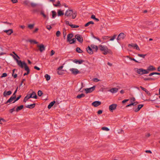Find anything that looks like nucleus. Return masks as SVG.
Wrapping results in <instances>:
<instances>
[{
	"mask_svg": "<svg viewBox=\"0 0 160 160\" xmlns=\"http://www.w3.org/2000/svg\"><path fill=\"white\" fill-rule=\"evenodd\" d=\"M77 15V12L76 11H75L74 12L73 10L68 9L67 10L65 14V16L68 18H70L72 17V19H75Z\"/></svg>",
	"mask_w": 160,
	"mask_h": 160,
	"instance_id": "obj_1",
	"label": "nucleus"
},
{
	"mask_svg": "<svg viewBox=\"0 0 160 160\" xmlns=\"http://www.w3.org/2000/svg\"><path fill=\"white\" fill-rule=\"evenodd\" d=\"M31 98L35 99H37L38 97L35 92L32 91L31 93L28 94L24 98L23 102H26L29 99Z\"/></svg>",
	"mask_w": 160,
	"mask_h": 160,
	"instance_id": "obj_2",
	"label": "nucleus"
},
{
	"mask_svg": "<svg viewBox=\"0 0 160 160\" xmlns=\"http://www.w3.org/2000/svg\"><path fill=\"white\" fill-rule=\"evenodd\" d=\"M100 50L101 51H103V54L104 55H106L108 53H110L111 51L108 49L106 46H102L101 45H99L98 46Z\"/></svg>",
	"mask_w": 160,
	"mask_h": 160,
	"instance_id": "obj_3",
	"label": "nucleus"
},
{
	"mask_svg": "<svg viewBox=\"0 0 160 160\" xmlns=\"http://www.w3.org/2000/svg\"><path fill=\"white\" fill-rule=\"evenodd\" d=\"M134 70L136 72L140 75L149 73V72L147 71V69H145L142 68L138 69L137 68H135L134 69Z\"/></svg>",
	"mask_w": 160,
	"mask_h": 160,
	"instance_id": "obj_4",
	"label": "nucleus"
},
{
	"mask_svg": "<svg viewBox=\"0 0 160 160\" xmlns=\"http://www.w3.org/2000/svg\"><path fill=\"white\" fill-rule=\"evenodd\" d=\"M18 65L21 68H24V69L29 67L27 65V64L24 61H22L21 60H19L17 62Z\"/></svg>",
	"mask_w": 160,
	"mask_h": 160,
	"instance_id": "obj_5",
	"label": "nucleus"
},
{
	"mask_svg": "<svg viewBox=\"0 0 160 160\" xmlns=\"http://www.w3.org/2000/svg\"><path fill=\"white\" fill-rule=\"evenodd\" d=\"M95 87L96 86H94L91 88H84L83 89H84L86 93L87 94L91 93L93 91L95 90Z\"/></svg>",
	"mask_w": 160,
	"mask_h": 160,
	"instance_id": "obj_6",
	"label": "nucleus"
},
{
	"mask_svg": "<svg viewBox=\"0 0 160 160\" xmlns=\"http://www.w3.org/2000/svg\"><path fill=\"white\" fill-rule=\"evenodd\" d=\"M75 38L77 41L80 43H82L83 41V38L82 36L79 34H77L75 36Z\"/></svg>",
	"mask_w": 160,
	"mask_h": 160,
	"instance_id": "obj_7",
	"label": "nucleus"
},
{
	"mask_svg": "<svg viewBox=\"0 0 160 160\" xmlns=\"http://www.w3.org/2000/svg\"><path fill=\"white\" fill-rule=\"evenodd\" d=\"M117 106V104H112L110 105L109 107V111L111 112H113V110L116 108Z\"/></svg>",
	"mask_w": 160,
	"mask_h": 160,
	"instance_id": "obj_8",
	"label": "nucleus"
},
{
	"mask_svg": "<svg viewBox=\"0 0 160 160\" xmlns=\"http://www.w3.org/2000/svg\"><path fill=\"white\" fill-rule=\"evenodd\" d=\"M37 46L38 48V50L41 52H42L45 49V47L42 44L38 45Z\"/></svg>",
	"mask_w": 160,
	"mask_h": 160,
	"instance_id": "obj_9",
	"label": "nucleus"
},
{
	"mask_svg": "<svg viewBox=\"0 0 160 160\" xmlns=\"http://www.w3.org/2000/svg\"><path fill=\"white\" fill-rule=\"evenodd\" d=\"M70 70L71 71L72 73L74 75H76L81 73V72L79 71L76 68H71L70 69Z\"/></svg>",
	"mask_w": 160,
	"mask_h": 160,
	"instance_id": "obj_10",
	"label": "nucleus"
},
{
	"mask_svg": "<svg viewBox=\"0 0 160 160\" xmlns=\"http://www.w3.org/2000/svg\"><path fill=\"white\" fill-rule=\"evenodd\" d=\"M128 46L129 48L133 47L134 49H135L138 50H140L139 48L136 43H132L131 44H129Z\"/></svg>",
	"mask_w": 160,
	"mask_h": 160,
	"instance_id": "obj_11",
	"label": "nucleus"
},
{
	"mask_svg": "<svg viewBox=\"0 0 160 160\" xmlns=\"http://www.w3.org/2000/svg\"><path fill=\"white\" fill-rule=\"evenodd\" d=\"M144 106L143 104H140L138 105L137 108H133V110L135 112H137L139 111L141 108H142Z\"/></svg>",
	"mask_w": 160,
	"mask_h": 160,
	"instance_id": "obj_12",
	"label": "nucleus"
},
{
	"mask_svg": "<svg viewBox=\"0 0 160 160\" xmlns=\"http://www.w3.org/2000/svg\"><path fill=\"white\" fill-rule=\"evenodd\" d=\"M125 37L126 35L123 33L121 32L118 35L117 39L118 41H119L122 38H124Z\"/></svg>",
	"mask_w": 160,
	"mask_h": 160,
	"instance_id": "obj_13",
	"label": "nucleus"
},
{
	"mask_svg": "<svg viewBox=\"0 0 160 160\" xmlns=\"http://www.w3.org/2000/svg\"><path fill=\"white\" fill-rule=\"evenodd\" d=\"M101 104V102L98 101H94L92 103V105L95 107L98 106Z\"/></svg>",
	"mask_w": 160,
	"mask_h": 160,
	"instance_id": "obj_14",
	"label": "nucleus"
},
{
	"mask_svg": "<svg viewBox=\"0 0 160 160\" xmlns=\"http://www.w3.org/2000/svg\"><path fill=\"white\" fill-rule=\"evenodd\" d=\"M73 36V33H71L68 34L67 38V41L68 42H71V39Z\"/></svg>",
	"mask_w": 160,
	"mask_h": 160,
	"instance_id": "obj_15",
	"label": "nucleus"
},
{
	"mask_svg": "<svg viewBox=\"0 0 160 160\" xmlns=\"http://www.w3.org/2000/svg\"><path fill=\"white\" fill-rule=\"evenodd\" d=\"M91 48L89 46H88L86 48L87 52L90 54H92L93 53V51Z\"/></svg>",
	"mask_w": 160,
	"mask_h": 160,
	"instance_id": "obj_16",
	"label": "nucleus"
},
{
	"mask_svg": "<svg viewBox=\"0 0 160 160\" xmlns=\"http://www.w3.org/2000/svg\"><path fill=\"white\" fill-rule=\"evenodd\" d=\"M147 71H154L156 70V68L152 65H150L147 69Z\"/></svg>",
	"mask_w": 160,
	"mask_h": 160,
	"instance_id": "obj_17",
	"label": "nucleus"
},
{
	"mask_svg": "<svg viewBox=\"0 0 160 160\" xmlns=\"http://www.w3.org/2000/svg\"><path fill=\"white\" fill-rule=\"evenodd\" d=\"M12 93V92L11 91L9 90L8 91H7L5 90L3 92V95L4 97H6L7 96L10 95Z\"/></svg>",
	"mask_w": 160,
	"mask_h": 160,
	"instance_id": "obj_18",
	"label": "nucleus"
},
{
	"mask_svg": "<svg viewBox=\"0 0 160 160\" xmlns=\"http://www.w3.org/2000/svg\"><path fill=\"white\" fill-rule=\"evenodd\" d=\"M4 32L6 33L7 35H10L13 32V30L12 29H9L4 30Z\"/></svg>",
	"mask_w": 160,
	"mask_h": 160,
	"instance_id": "obj_19",
	"label": "nucleus"
},
{
	"mask_svg": "<svg viewBox=\"0 0 160 160\" xmlns=\"http://www.w3.org/2000/svg\"><path fill=\"white\" fill-rule=\"evenodd\" d=\"M13 53H14L15 56L13 55L12 54H11V55L12 56L13 58L14 59V60L16 61V62H17L19 60H18V59H19L20 58L14 52H13Z\"/></svg>",
	"mask_w": 160,
	"mask_h": 160,
	"instance_id": "obj_20",
	"label": "nucleus"
},
{
	"mask_svg": "<svg viewBox=\"0 0 160 160\" xmlns=\"http://www.w3.org/2000/svg\"><path fill=\"white\" fill-rule=\"evenodd\" d=\"M73 62L76 63H78L79 64H80L84 62V61L82 59H75L73 61Z\"/></svg>",
	"mask_w": 160,
	"mask_h": 160,
	"instance_id": "obj_21",
	"label": "nucleus"
},
{
	"mask_svg": "<svg viewBox=\"0 0 160 160\" xmlns=\"http://www.w3.org/2000/svg\"><path fill=\"white\" fill-rule=\"evenodd\" d=\"M63 10H61L60 9L58 10V16H62L64 15V13L63 12Z\"/></svg>",
	"mask_w": 160,
	"mask_h": 160,
	"instance_id": "obj_22",
	"label": "nucleus"
},
{
	"mask_svg": "<svg viewBox=\"0 0 160 160\" xmlns=\"http://www.w3.org/2000/svg\"><path fill=\"white\" fill-rule=\"evenodd\" d=\"M24 108V105H21L19 106H18L16 108V109L15 110V111L17 112H18L20 110H22Z\"/></svg>",
	"mask_w": 160,
	"mask_h": 160,
	"instance_id": "obj_23",
	"label": "nucleus"
},
{
	"mask_svg": "<svg viewBox=\"0 0 160 160\" xmlns=\"http://www.w3.org/2000/svg\"><path fill=\"white\" fill-rule=\"evenodd\" d=\"M56 101H53L51 102L48 105V109H50L53 106V105L55 103Z\"/></svg>",
	"mask_w": 160,
	"mask_h": 160,
	"instance_id": "obj_24",
	"label": "nucleus"
},
{
	"mask_svg": "<svg viewBox=\"0 0 160 160\" xmlns=\"http://www.w3.org/2000/svg\"><path fill=\"white\" fill-rule=\"evenodd\" d=\"M141 78H143L144 79V80L145 81L149 80L154 81L156 79L155 78H144L143 77H142Z\"/></svg>",
	"mask_w": 160,
	"mask_h": 160,
	"instance_id": "obj_25",
	"label": "nucleus"
},
{
	"mask_svg": "<svg viewBox=\"0 0 160 160\" xmlns=\"http://www.w3.org/2000/svg\"><path fill=\"white\" fill-rule=\"evenodd\" d=\"M118 88H112L109 90V91L112 93H115L118 91Z\"/></svg>",
	"mask_w": 160,
	"mask_h": 160,
	"instance_id": "obj_26",
	"label": "nucleus"
},
{
	"mask_svg": "<svg viewBox=\"0 0 160 160\" xmlns=\"http://www.w3.org/2000/svg\"><path fill=\"white\" fill-rule=\"evenodd\" d=\"M15 98L12 96H11L10 98L5 103V104H7L8 103H10L12 102Z\"/></svg>",
	"mask_w": 160,
	"mask_h": 160,
	"instance_id": "obj_27",
	"label": "nucleus"
},
{
	"mask_svg": "<svg viewBox=\"0 0 160 160\" xmlns=\"http://www.w3.org/2000/svg\"><path fill=\"white\" fill-rule=\"evenodd\" d=\"M35 105L36 103H34L32 104H31L30 105H28L27 106H26L25 107L26 108H29L30 109H32L35 107Z\"/></svg>",
	"mask_w": 160,
	"mask_h": 160,
	"instance_id": "obj_28",
	"label": "nucleus"
},
{
	"mask_svg": "<svg viewBox=\"0 0 160 160\" xmlns=\"http://www.w3.org/2000/svg\"><path fill=\"white\" fill-rule=\"evenodd\" d=\"M24 70L27 72L24 73L23 74L24 76L28 75L30 73V70L29 67L24 69Z\"/></svg>",
	"mask_w": 160,
	"mask_h": 160,
	"instance_id": "obj_29",
	"label": "nucleus"
},
{
	"mask_svg": "<svg viewBox=\"0 0 160 160\" xmlns=\"http://www.w3.org/2000/svg\"><path fill=\"white\" fill-rule=\"evenodd\" d=\"M93 49H95V51L96 52H97L98 50V47L97 46L95 45L94 44H91L90 46Z\"/></svg>",
	"mask_w": 160,
	"mask_h": 160,
	"instance_id": "obj_30",
	"label": "nucleus"
},
{
	"mask_svg": "<svg viewBox=\"0 0 160 160\" xmlns=\"http://www.w3.org/2000/svg\"><path fill=\"white\" fill-rule=\"evenodd\" d=\"M91 24H94V22L92 21H89V22H87L84 25V26L85 27H87Z\"/></svg>",
	"mask_w": 160,
	"mask_h": 160,
	"instance_id": "obj_31",
	"label": "nucleus"
},
{
	"mask_svg": "<svg viewBox=\"0 0 160 160\" xmlns=\"http://www.w3.org/2000/svg\"><path fill=\"white\" fill-rule=\"evenodd\" d=\"M85 96V95L84 94L82 93L81 94L78 95L77 96L76 98L78 99H80L84 97Z\"/></svg>",
	"mask_w": 160,
	"mask_h": 160,
	"instance_id": "obj_32",
	"label": "nucleus"
},
{
	"mask_svg": "<svg viewBox=\"0 0 160 160\" xmlns=\"http://www.w3.org/2000/svg\"><path fill=\"white\" fill-rule=\"evenodd\" d=\"M76 38H72L71 40V42H69V43L70 44H75L76 42Z\"/></svg>",
	"mask_w": 160,
	"mask_h": 160,
	"instance_id": "obj_33",
	"label": "nucleus"
},
{
	"mask_svg": "<svg viewBox=\"0 0 160 160\" xmlns=\"http://www.w3.org/2000/svg\"><path fill=\"white\" fill-rule=\"evenodd\" d=\"M76 51L79 53H81L83 52V51L82 50L81 48L79 47H77L76 48Z\"/></svg>",
	"mask_w": 160,
	"mask_h": 160,
	"instance_id": "obj_34",
	"label": "nucleus"
},
{
	"mask_svg": "<svg viewBox=\"0 0 160 160\" xmlns=\"http://www.w3.org/2000/svg\"><path fill=\"white\" fill-rule=\"evenodd\" d=\"M53 5L56 7H58L61 6V3L58 0L57 2V4L53 3Z\"/></svg>",
	"mask_w": 160,
	"mask_h": 160,
	"instance_id": "obj_35",
	"label": "nucleus"
},
{
	"mask_svg": "<svg viewBox=\"0 0 160 160\" xmlns=\"http://www.w3.org/2000/svg\"><path fill=\"white\" fill-rule=\"evenodd\" d=\"M128 57L129 58V59L131 61H134L135 62H137V63H140V62H139L138 61L136 60V59H135L133 58H132L131 57H129V56H128Z\"/></svg>",
	"mask_w": 160,
	"mask_h": 160,
	"instance_id": "obj_36",
	"label": "nucleus"
},
{
	"mask_svg": "<svg viewBox=\"0 0 160 160\" xmlns=\"http://www.w3.org/2000/svg\"><path fill=\"white\" fill-rule=\"evenodd\" d=\"M44 77H45V78L46 79V80L47 81H49L50 79V78H51L50 76L48 74H46V75H45Z\"/></svg>",
	"mask_w": 160,
	"mask_h": 160,
	"instance_id": "obj_37",
	"label": "nucleus"
},
{
	"mask_svg": "<svg viewBox=\"0 0 160 160\" xmlns=\"http://www.w3.org/2000/svg\"><path fill=\"white\" fill-rule=\"evenodd\" d=\"M28 41L31 43H33L34 44H37L38 43V42L34 40L30 39L28 40Z\"/></svg>",
	"mask_w": 160,
	"mask_h": 160,
	"instance_id": "obj_38",
	"label": "nucleus"
},
{
	"mask_svg": "<svg viewBox=\"0 0 160 160\" xmlns=\"http://www.w3.org/2000/svg\"><path fill=\"white\" fill-rule=\"evenodd\" d=\"M52 18H54L57 15L56 12L54 11H52Z\"/></svg>",
	"mask_w": 160,
	"mask_h": 160,
	"instance_id": "obj_39",
	"label": "nucleus"
},
{
	"mask_svg": "<svg viewBox=\"0 0 160 160\" xmlns=\"http://www.w3.org/2000/svg\"><path fill=\"white\" fill-rule=\"evenodd\" d=\"M22 96L21 95H19L18 96L17 98H16H16L14 99V100L12 102L14 103L15 102H16L18 101L19 99Z\"/></svg>",
	"mask_w": 160,
	"mask_h": 160,
	"instance_id": "obj_40",
	"label": "nucleus"
},
{
	"mask_svg": "<svg viewBox=\"0 0 160 160\" xmlns=\"http://www.w3.org/2000/svg\"><path fill=\"white\" fill-rule=\"evenodd\" d=\"M34 26V24H29L28 25V28L30 29H32L33 28Z\"/></svg>",
	"mask_w": 160,
	"mask_h": 160,
	"instance_id": "obj_41",
	"label": "nucleus"
},
{
	"mask_svg": "<svg viewBox=\"0 0 160 160\" xmlns=\"http://www.w3.org/2000/svg\"><path fill=\"white\" fill-rule=\"evenodd\" d=\"M18 88V86H17V87L16 88V90L14 92L13 95L12 96V97H13V98H16V92H17V91Z\"/></svg>",
	"mask_w": 160,
	"mask_h": 160,
	"instance_id": "obj_42",
	"label": "nucleus"
},
{
	"mask_svg": "<svg viewBox=\"0 0 160 160\" xmlns=\"http://www.w3.org/2000/svg\"><path fill=\"white\" fill-rule=\"evenodd\" d=\"M43 94L42 92L40 90H38V95L39 97L41 96Z\"/></svg>",
	"mask_w": 160,
	"mask_h": 160,
	"instance_id": "obj_43",
	"label": "nucleus"
},
{
	"mask_svg": "<svg viewBox=\"0 0 160 160\" xmlns=\"http://www.w3.org/2000/svg\"><path fill=\"white\" fill-rule=\"evenodd\" d=\"M40 14L42 15L44 18L47 17V15L44 14V12L42 10L41 11Z\"/></svg>",
	"mask_w": 160,
	"mask_h": 160,
	"instance_id": "obj_44",
	"label": "nucleus"
},
{
	"mask_svg": "<svg viewBox=\"0 0 160 160\" xmlns=\"http://www.w3.org/2000/svg\"><path fill=\"white\" fill-rule=\"evenodd\" d=\"M144 23L147 25H150L152 24V22L151 21H145Z\"/></svg>",
	"mask_w": 160,
	"mask_h": 160,
	"instance_id": "obj_45",
	"label": "nucleus"
},
{
	"mask_svg": "<svg viewBox=\"0 0 160 160\" xmlns=\"http://www.w3.org/2000/svg\"><path fill=\"white\" fill-rule=\"evenodd\" d=\"M147 55L146 54H138V56L139 57H142L143 58H144L145 57V56Z\"/></svg>",
	"mask_w": 160,
	"mask_h": 160,
	"instance_id": "obj_46",
	"label": "nucleus"
},
{
	"mask_svg": "<svg viewBox=\"0 0 160 160\" xmlns=\"http://www.w3.org/2000/svg\"><path fill=\"white\" fill-rule=\"evenodd\" d=\"M70 27L72 28H77L79 27V26L78 25L72 24L70 25Z\"/></svg>",
	"mask_w": 160,
	"mask_h": 160,
	"instance_id": "obj_47",
	"label": "nucleus"
},
{
	"mask_svg": "<svg viewBox=\"0 0 160 160\" xmlns=\"http://www.w3.org/2000/svg\"><path fill=\"white\" fill-rule=\"evenodd\" d=\"M101 129L102 130H105L106 131H109V129L108 128V127H103Z\"/></svg>",
	"mask_w": 160,
	"mask_h": 160,
	"instance_id": "obj_48",
	"label": "nucleus"
},
{
	"mask_svg": "<svg viewBox=\"0 0 160 160\" xmlns=\"http://www.w3.org/2000/svg\"><path fill=\"white\" fill-rule=\"evenodd\" d=\"M29 3H30L29 2V1H27V0L23 2V4H25L26 5H27L28 6H29Z\"/></svg>",
	"mask_w": 160,
	"mask_h": 160,
	"instance_id": "obj_49",
	"label": "nucleus"
},
{
	"mask_svg": "<svg viewBox=\"0 0 160 160\" xmlns=\"http://www.w3.org/2000/svg\"><path fill=\"white\" fill-rule=\"evenodd\" d=\"M7 75H7V73L6 72H5V73H3L2 74V75H1V76L0 77V78H3L4 77H7Z\"/></svg>",
	"mask_w": 160,
	"mask_h": 160,
	"instance_id": "obj_50",
	"label": "nucleus"
},
{
	"mask_svg": "<svg viewBox=\"0 0 160 160\" xmlns=\"http://www.w3.org/2000/svg\"><path fill=\"white\" fill-rule=\"evenodd\" d=\"M117 36V35L114 34L112 37H111V38L110 39V41H113L115 39L116 37Z\"/></svg>",
	"mask_w": 160,
	"mask_h": 160,
	"instance_id": "obj_51",
	"label": "nucleus"
},
{
	"mask_svg": "<svg viewBox=\"0 0 160 160\" xmlns=\"http://www.w3.org/2000/svg\"><path fill=\"white\" fill-rule=\"evenodd\" d=\"M32 7V8H34L36 7L37 5V4L36 3H35L33 2H31L30 3Z\"/></svg>",
	"mask_w": 160,
	"mask_h": 160,
	"instance_id": "obj_52",
	"label": "nucleus"
},
{
	"mask_svg": "<svg viewBox=\"0 0 160 160\" xmlns=\"http://www.w3.org/2000/svg\"><path fill=\"white\" fill-rule=\"evenodd\" d=\"M57 73L58 74L60 75H62L63 74V71L62 70H60L57 71Z\"/></svg>",
	"mask_w": 160,
	"mask_h": 160,
	"instance_id": "obj_53",
	"label": "nucleus"
},
{
	"mask_svg": "<svg viewBox=\"0 0 160 160\" xmlns=\"http://www.w3.org/2000/svg\"><path fill=\"white\" fill-rule=\"evenodd\" d=\"M56 35L57 37H58L60 36L61 35V32L60 31H57L56 32Z\"/></svg>",
	"mask_w": 160,
	"mask_h": 160,
	"instance_id": "obj_54",
	"label": "nucleus"
},
{
	"mask_svg": "<svg viewBox=\"0 0 160 160\" xmlns=\"http://www.w3.org/2000/svg\"><path fill=\"white\" fill-rule=\"evenodd\" d=\"M15 108L16 107H14L13 108L10 109L9 110V112L11 113H12L13 111H15Z\"/></svg>",
	"mask_w": 160,
	"mask_h": 160,
	"instance_id": "obj_55",
	"label": "nucleus"
},
{
	"mask_svg": "<svg viewBox=\"0 0 160 160\" xmlns=\"http://www.w3.org/2000/svg\"><path fill=\"white\" fill-rule=\"evenodd\" d=\"M139 102L137 101L132 102L131 103L132 104V106H135L138 104Z\"/></svg>",
	"mask_w": 160,
	"mask_h": 160,
	"instance_id": "obj_56",
	"label": "nucleus"
},
{
	"mask_svg": "<svg viewBox=\"0 0 160 160\" xmlns=\"http://www.w3.org/2000/svg\"><path fill=\"white\" fill-rule=\"evenodd\" d=\"M93 81L95 82H97L99 81H100V80L99 79H98V78H95L93 79Z\"/></svg>",
	"mask_w": 160,
	"mask_h": 160,
	"instance_id": "obj_57",
	"label": "nucleus"
},
{
	"mask_svg": "<svg viewBox=\"0 0 160 160\" xmlns=\"http://www.w3.org/2000/svg\"><path fill=\"white\" fill-rule=\"evenodd\" d=\"M103 110H99L97 112V113L98 115H100L102 113Z\"/></svg>",
	"mask_w": 160,
	"mask_h": 160,
	"instance_id": "obj_58",
	"label": "nucleus"
},
{
	"mask_svg": "<svg viewBox=\"0 0 160 160\" xmlns=\"http://www.w3.org/2000/svg\"><path fill=\"white\" fill-rule=\"evenodd\" d=\"M130 100L131 102L132 103V102H135L136 100V99H135V98L132 97L130 99Z\"/></svg>",
	"mask_w": 160,
	"mask_h": 160,
	"instance_id": "obj_59",
	"label": "nucleus"
},
{
	"mask_svg": "<svg viewBox=\"0 0 160 160\" xmlns=\"http://www.w3.org/2000/svg\"><path fill=\"white\" fill-rule=\"evenodd\" d=\"M47 28L49 30H50L52 28V27L50 25H47L46 26Z\"/></svg>",
	"mask_w": 160,
	"mask_h": 160,
	"instance_id": "obj_60",
	"label": "nucleus"
},
{
	"mask_svg": "<svg viewBox=\"0 0 160 160\" xmlns=\"http://www.w3.org/2000/svg\"><path fill=\"white\" fill-rule=\"evenodd\" d=\"M65 22L66 24L67 25H68L70 26V25L72 24L69 23V21L66 20V21H65Z\"/></svg>",
	"mask_w": 160,
	"mask_h": 160,
	"instance_id": "obj_61",
	"label": "nucleus"
},
{
	"mask_svg": "<svg viewBox=\"0 0 160 160\" xmlns=\"http://www.w3.org/2000/svg\"><path fill=\"white\" fill-rule=\"evenodd\" d=\"M55 53V52L54 50H52L51 51V53H50V55L51 56H52V55H53Z\"/></svg>",
	"mask_w": 160,
	"mask_h": 160,
	"instance_id": "obj_62",
	"label": "nucleus"
},
{
	"mask_svg": "<svg viewBox=\"0 0 160 160\" xmlns=\"http://www.w3.org/2000/svg\"><path fill=\"white\" fill-rule=\"evenodd\" d=\"M128 101H129V99H124V100H123L122 101V103H123V104H124L125 103H126Z\"/></svg>",
	"mask_w": 160,
	"mask_h": 160,
	"instance_id": "obj_63",
	"label": "nucleus"
},
{
	"mask_svg": "<svg viewBox=\"0 0 160 160\" xmlns=\"http://www.w3.org/2000/svg\"><path fill=\"white\" fill-rule=\"evenodd\" d=\"M145 92L149 96H151V94L147 90Z\"/></svg>",
	"mask_w": 160,
	"mask_h": 160,
	"instance_id": "obj_64",
	"label": "nucleus"
}]
</instances>
